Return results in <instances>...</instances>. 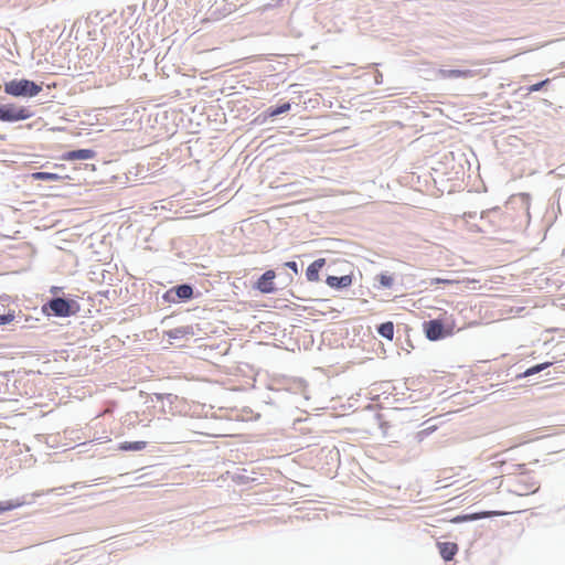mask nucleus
Instances as JSON below:
<instances>
[{
    "mask_svg": "<svg viewBox=\"0 0 565 565\" xmlns=\"http://www.w3.org/2000/svg\"><path fill=\"white\" fill-rule=\"evenodd\" d=\"M43 309L51 310L56 317L66 318L75 315L79 310V305L73 299L53 297L43 306Z\"/></svg>",
    "mask_w": 565,
    "mask_h": 565,
    "instance_id": "f03ea898",
    "label": "nucleus"
},
{
    "mask_svg": "<svg viewBox=\"0 0 565 565\" xmlns=\"http://www.w3.org/2000/svg\"><path fill=\"white\" fill-rule=\"evenodd\" d=\"M380 286L383 288H391L393 286L394 279L392 276L387 274H381L377 276Z\"/></svg>",
    "mask_w": 565,
    "mask_h": 565,
    "instance_id": "aec40b11",
    "label": "nucleus"
},
{
    "mask_svg": "<svg viewBox=\"0 0 565 565\" xmlns=\"http://www.w3.org/2000/svg\"><path fill=\"white\" fill-rule=\"evenodd\" d=\"M502 512L497 511H484L479 513H472V514H465V515H458L456 516L452 522L460 523V522H467V521H476L484 518H490L492 515H501Z\"/></svg>",
    "mask_w": 565,
    "mask_h": 565,
    "instance_id": "9d476101",
    "label": "nucleus"
},
{
    "mask_svg": "<svg viewBox=\"0 0 565 565\" xmlns=\"http://www.w3.org/2000/svg\"><path fill=\"white\" fill-rule=\"evenodd\" d=\"M436 281L437 282H450L449 280H444V279H440V278H437Z\"/></svg>",
    "mask_w": 565,
    "mask_h": 565,
    "instance_id": "393cba45",
    "label": "nucleus"
},
{
    "mask_svg": "<svg viewBox=\"0 0 565 565\" xmlns=\"http://www.w3.org/2000/svg\"><path fill=\"white\" fill-rule=\"evenodd\" d=\"M285 266L291 269L296 275L298 274V264L294 260L285 263Z\"/></svg>",
    "mask_w": 565,
    "mask_h": 565,
    "instance_id": "b1692460",
    "label": "nucleus"
},
{
    "mask_svg": "<svg viewBox=\"0 0 565 565\" xmlns=\"http://www.w3.org/2000/svg\"><path fill=\"white\" fill-rule=\"evenodd\" d=\"M13 319H14V313H12V312L2 313V315H0V326L8 324L11 321H13Z\"/></svg>",
    "mask_w": 565,
    "mask_h": 565,
    "instance_id": "4be33fe9",
    "label": "nucleus"
},
{
    "mask_svg": "<svg viewBox=\"0 0 565 565\" xmlns=\"http://www.w3.org/2000/svg\"><path fill=\"white\" fill-rule=\"evenodd\" d=\"M480 74H481V70H471V68H463V70L439 68L436 72V76L441 79H455V78L469 79V78L479 76Z\"/></svg>",
    "mask_w": 565,
    "mask_h": 565,
    "instance_id": "20e7f679",
    "label": "nucleus"
},
{
    "mask_svg": "<svg viewBox=\"0 0 565 565\" xmlns=\"http://www.w3.org/2000/svg\"><path fill=\"white\" fill-rule=\"evenodd\" d=\"M186 333L184 328H175L169 332V337L173 339L182 338Z\"/></svg>",
    "mask_w": 565,
    "mask_h": 565,
    "instance_id": "5701e85b",
    "label": "nucleus"
},
{
    "mask_svg": "<svg viewBox=\"0 0 565 565\" xmlns=\"http://www.w3.org/2000/svg\"><path fill=\"white\" fill-rule=\"evenodd\" d=\"M539 484L531 477L521 476L514 483L513 493L518 495H526L535 493L539 490Z\"/></svg>",
    "mask_w": 565,
    "mask_h": 565,
    "instance_id": "423d86ee",
    "label": "nucleus"
},
{
    "mask_svg": "<svg viewBox=\"0 0 565 565\" xmlns=\"http://www.w3.org/2000/svg\"><path fill=\"white\" fill-rule=\"evenodd\" d=\"M276 274L274 270L265 271L257 280L256 288L263 294H271L276 290L274 279Z\"/></svg>",
    "mask_w": 565,
    "mask_h": 565,
    "instance_id": "6e6552de",
    "label": "nucleus"
},
{
    "mask_svg": "<svg viewBox=\"0 0 565 565\" xmlns=\"http://www.w3.org/2000/svg\"><path fill=\"white\" fill-rule=\"evenodd\" d=\"M377 333L387 340L394 337V324L391 321L383 322L377 327Z\"/></svg>",
    "mask_w": 565,
    "mask_h": 565,
    "instance_id": "2eb2a0df",
    "label": "nucleus"
},
{
    "mask_svg": "<svg viewBox=\"0 0 565 565\" xmlns=\"http://www.w3.org/2000/svg\"><path fill=\"white\" fill-rule=\"evenodd\" d=\"M33 180H41V181H57L61 180L62 177L56 173L51 172H34L32 173Z\"/></svg>",
    "mask_w": 565,
    "mask_h": 565,
    "instance_id": "a211bd4d",
    "label": "nucleus"
},
{
    "mask_svg": "<svg viewBox=\"0 0 565 565\" xmlns=\"http://www.w3.org/2000/svg\"><path fill=\"white\" fill-rule=\"evenodd\" d=\"M380 78H382V75H381V74H379V75L376 76V83H380Z\"/></svg>",
    "mask_w": 565,
    "mask_h": 565,
    "instance_id": "bb28decb",
    "label": "nucleus"
},
{
    "mask_svg": "<svg viewBox=\"0 0 565 565\" xmlns=\"http://www.w3.org/2000/svg\"><path fill=\"white\" fill-rule=\"evenodd\" d=\"M457 550L458 547L455 543L446 542L439 544V552L445 561H451L456 555Z\"/></svg>",
    "mask_w": 565,
    "mask_h": 565,
    "instance_id": "ddd939ff",
    "label": "nucleus"
},
{
    "mask_svg": "<svg viewBox=\"0 0 565 565\" xmlns=\"http://www.w3.org/2000/svg\"><path fill=\"white\" fill-rule=\"evenodd\" d=\"M4 93L13 97L31 98L40 94L43 89L42 84L21 78L4 83Z\"/></svg>",
    "mask_w": 565,
    "mask_h": 565,
    "instance_id": "f257e3e1",
    "label": "nucleus"
},
{
    "mask_svg": "<svg viewBox=\"0 0 565 565\" xmlns=\"http://www.w3.org/2000/svg\"><path fill=\"white\" fill-rule=\"evenodd\" d=\"M23 504H24V501L20 500V499L1 501L0 502V513L6 512V511H11V510L17 509V508H20Z\"/></svg>",
    "mask_w": 565,
    "mask_h": 565,
    "instance_id": "f3484780",
    "label": "nucleus"
},
{
    "mask_svg": "<svg viewBox=\"0 0 565 565\" xmlns=\"http://www.w3.org/2000/svg\"><path fill=\"white\" fill-rule=\"evenodd\" d=\"M326 282L331 288L342 289V288H347L352 285V276L351 275H343L341 277L328 276L326 279Z\"/></svg>",
    "mask_w": 565,
    "mask_h": 565,
    "instance_id": "1a4fd4ad",
    "label": "nucleus"
},
{
    "mask_svg": "<svg viewBox=\"0 0 565 565\" xmlns=\"http://www.w3.org/2000/svg\"><path fill=\"white\" fill-rule=\"evenodd\" d=\"M550 83V79H544L540 83H536V84H533L531 86H529L527 90L529 93H534V92H539L541 90L545 85H547Z\"/></svg>",
    "mask_w": 565,
    "mask_h": 565,
    "instance_id": "412c9836",
    "label": "nucleus"
},
{
    "mask_svg": "<svg viewBox=\"0 0 565 565\" xmlns=\"http://www.w3.org/2000/svg\"><path fill=\"white\" fill-rule=\"evenodd\" d=\"M33 114L23 106H15L14 104H0V120L7 122H15L29 119Z\"/></svg>",
    "mask_w": 565,
    "mask_h": 565,
    "instance_id": "7ed1b4c3",
    "label": "nucleus"
},
{
    "mask_svg": "<svg viewBox=\"0 0 565 565\" xmlns=\"http://www.w3.org/2000/svg\"><path fill=\"white\" fill-rule=\"evenodd\" d=\"M146 446V441H124L118 448L122 451H140L143 450Z\"/></svg>",
    "mask_w": 565,
    "mask_h": 565,
    "instance_id": "4468645a",
    "label": "nucleus"
},
{
    "mask_svg": "<svg viewBox=\"0 0 565 565\" xmlns=\"http://www.w3.org/2000/svg\"><path fill=\"white\" fill-rule=\"evenodd\" d=\"M551 365H552L551 362H545V363L536 364L534 366L529 367L526 371H524L518 377H529V376L535 375V374L544 371L545 369H547Z\"/></svg>",
    "mask_w": 565,
    "mask_h": 565,
    "instance_id": "dca6fc26",
    "label": "nucleus"
},
{
    "mask_svg": "<svg viewBox=\"0 0 565 565\" xmlns=\"http://www.w3.org/2000/svg\"><path fill=\"white\" fill-rule=\"evenodd\" d=\"M290 104L289 103H284L282 105L280 106H277V107H270L267 109V113H268V116L270 117H276V116H279L281 114H285L287 111L290 110Z\"/></svg>",
    "mask_w": 565,
    "mask_h": 565,
    "instance_id": "6ab92c4d",
    "label": "nucleus"
},
{
    "mask_svg": "<svg viewBox=\"0 0 565 565\" xmlns=\"http://www.w3.org/2000/svg\"><path fill=\"white\" fill-rule=\"evenodd\" d=\"M192 296H193L192 286L189 284H182V285H178V286L169 289L164 294L163 298L166 301L175 302L177 299L189 300L192 298Z\"/></svg>",
    "mask_w": 565,
    "mask_h": 565,
    "instance_id": "39448f33",
    "label": "nucleus"
},
{
    "mask_svg": "<svg viewBox=\"0 0 565 565\" xmlns=\"http://www.w3.org/2000/svg\"><path fill=\"white\" fill-rule=\"evenodd\" d=\"M424 331L427 339H429L430 341H438L443 339L446 334L444 323L438 319L425 322Z\"/></svg>",
    "mask_w": 565,
    "mask_h": 565,
    "instance_id": "0eeeda50",
    "label": "nucleus"
},
{
    "mask_svg": "<svg viewBox=\"0 0 565 565\" xmlns=\"http://www.w3.org/2000/svg\"><path fill=\"white\" fill-rule=\"evenodd\" d=\"M96 156V152L92 149H77L72 150L65 153L64 158L66 160H88L93 159Z\"/></svg>",
    "mask_w": 565,
    "mask_h": 565,
    "instance_id": "f8f14e48",
    "label": "nucleus"
},
{
    "mask_svg": "<svg viewBox=\"0 0 565 565\" xmlns=\"http://www.w3.org/2000/svg\"><path fill=\"white\" fill-rule=\"evenodd\" d=\"M58 290H60V288H58V287H53V288H52V292H53V294H56Z\"/></svg>",
    "mask_w": 565,
    "mask_h": 565,
    "instance_id": "a878e982",
    "label": "nucleus"
},
{
    "mask_svg": "<svg viewBox=\"0 0 565 565\" xmlns=\"http://www.w3.org/2000/svg\"><path fill=\"white\" fill-rule=\"evenodd\" d=\"M326 265L324 258H318L315 262H312L307 270H306V277L309 281H318L319 280V270Z\"/></svg>",
    "mask_w": 565,
    "mask_h": 565,
    "instance_id": "9b49d317",
    "label": "nucleus"
}]
</instances>
